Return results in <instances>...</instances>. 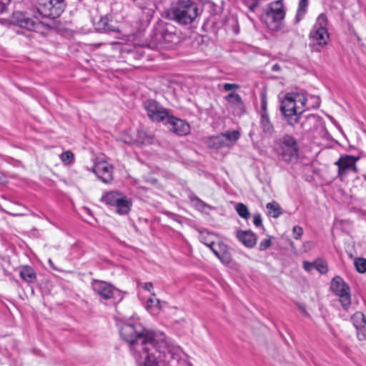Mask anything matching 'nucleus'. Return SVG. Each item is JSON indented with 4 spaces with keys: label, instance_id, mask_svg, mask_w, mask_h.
<instances>
[{
    "label": "nucleus",
    "instance_id": "1",
    "mask_svg": "<svg viewBox=\"0 0 366 366\" xmlns=\"http://www.w3.org/2000/svg\"><path fill=\"white\" fill-rule=\"evenodd\" d=\"M120 335L129 345L138 362L144 366H159L160 354L170 352V344L163 332L145 329L138 322H127L120 328Z\"/></svg>",
    "mask_w": 366,
    "mask_h": 366
},
{
    "label": "nucleus",
    "instance_id": "2",
    "mask_svg": "<svg viewBox=\"0 0 366 366\" xmlns=\"http://www.w3.org/2000/svg\"><path fill=\"white\" fill-rule=\"evenodd\" d=\"M204 9L192 0H179L173 3L167 11L169 19L182 26L198 24Z\"/></svg>",
    "mask_w": 366,
    "mask_h": 366
},
{
    "label": "nucleus",
    "instance_id": "3",
    "mask_svg": "<svg viewBox=\"0 0 366 366\" xmlns=\"http://www.w3.org/2000/svg\"><path fill=\"white\" fill-rule=\"evenodd\" d=\"M307 98L303 93H287L281 102L280 110L287 124L295 125L309 107L307 106Z\"/></svg>",
    "mask_w": 366,
    "mask_h": 366
},
{
    "label": "nucleus",
    "instance_id": "4",
    "mask_svg": "<svg viewBox=\"0 0 366 366\" xmlns=\"http://www.w3.org/2000/svg\"><path fill=\"white\" fill-rule=\"evenodd\" d=\"M274 150L281 160L287 163L297 159L299 154L297 140L289 134H285L274 140Z\"/></svg>",
    "mask_w": 366,
    "mask_h": 366
},
{
    "label": "nucleus",
    "instance_id": "5",
    "mask_svg": "<svg viewBox=\"0 0 366 366\" xmlns=\"http://www.w3.org/2000/svg\"><path fill=\"white\" fill-rule=\"evenodd\" d=\"M285 14L286 10L282 0L270 2L264 16V21L267 28L273 31H278L281 28Z\"/></svg>",
    "mask_w": 366,
    "mask_h": 366
},
{
    "label": "nucleus",
    "instance_id": "6",
    "mask_svg": "<svg viewBox=\"0 0 366 366\" xmlns=\"http://www.w3.org/2000/svg\"><path fill=\"white\" fill-rule=\"evenodd\" d=\"M64 9V0H38L36 7L39 16L51 19L59 16Z\"/></svg>",
    "mask_w": 366,
    "mask_h": 366
},
{
    "label": "nucleus",
    "instance_id": "7",
    "mask_svg": "<svg viewBox=\"0 0 366 366\" xmlns=\"http://www.w3.org/2000/svg\"><path fill=\"white\" fill-rule=\"evenodd\" d=\"M91 285L94 292L104 300L114 299L119 301L122 299L120 291L107 282L93 280Z\"/></svg>",
    "mask_w": 366,
    "mask_h": 366
},
{
    "label": "nucleus",
    "instance_id": "8",
    "mask_svg": "<svg viewBox=\"0 0 366 366\" xmlns=\"http://www.w3.org/2000/svg\"><path fill=\"white\" fill-rule=\"evenodd\" d=\"M148 117L154 122H160L166 120L169 115V110L165 109L157 102L148 99L144 103Z\"/></svg>",
    "mask_w": 366,
    "mask_h": 366
},
{
    "label": "nucleus",
    "instance_id": "9",
    "mask_svg": "<svg viewBox=\"0 0 366 366\" xmlns=\"http://www.w3.org/2000/svg\"><path fill=\"white\" fill-rule=\"evenodd\" d=\"M16 15L19 26L28 30L41 32L46 26L39 19L41 16L38 15L36 11L34 13L33 17L22 13H17Z\"/></svg>",
    "mask_w": 366,
    "mask_h": 366
},
{
    "label": "nucleus",
    "instance_id": "10",
    "mask_svg": "<svg viewBox=\"0 0 366 366\" xmlns=\"http://www.w3.org/2000/svg\"><path fill=\"white\" fill-rule=\"evenodd\" d=\"M359 159L360 157L347 154L342 155L335 162V164L338 167V175L340 177H344L350 172L356 173L357 172L356 162Z\"/></svg>",
    "mask_w": 366,
    "mask_h": 366
},
{
    "label": "nucleus",
    "instance_id": "11",
    "mask_svg": "<svg viewBox=\"0 0 366 366\" xmlns=\"http://www.w3.org/2000/svg\"><path fill=\"white\" fill-rule=\"evenodd\" d=\"M300 118L297 121L295 125H290L295 129H300L304 132H311L317 129L321 124L320 117L315 114L300 115Z\"/></svg>",
    "mask_w": 366,
    "mask_h": 366
},
{
    "label": "nucleus",
    "instance_id": "12",
    "mask_svg": "<svg viewBox=\"0 0 366 366\" xmlns=\"http://www.w3.org/2000/svg\"><path fill=\"white\" fill-rule=\"evenodd\" d=\"M92 171L104 183L109 184L113 180V167L104 161L94 164Z\"/></svg>",
    "mask_w": 366,
    "mask_h": 366
},
{
    "label": "nucleus",
    "instance_id": "13",
    "mask_svg": "<svg viewBox=\"0 0 366 366\" xmlns=\"http://www.w3.org/2000/svg\"><path fill=\"white\" fill-rule=\"evenodd\" d=\"M165 124L168 129L177 135L185 136L190 132V126L186 121L172 115H169Z\"/></svg>",
    "mask_w": 366,
    "mask_h": 366
},
{
    "label": "nucleus",
    "instance_id": "14",
    "mask_svg": "<svg viewBox=\"0 0 366 366\" xmlns=\"http://www.w3.org/2000/svg\"><path fill=\"white\" fill-rule=\"evenodd\" d=\"M309 38L311 41V44L313 46H316L315 49L316 51H320L321 49L328 44L330 34L327 29H312L309 34Z\"/></svg>",
    "mask_w": 366,
    "mask_h": 366
},
{
    "label": "nucleus",
    "instance_id": "15",
    "mask_svg": "<svg viewBox=\"0 0 366 366\" xmlns=\"http://www.w3.org/2000/svg\"><path fill=\"white\" fill-rule=\"evenodd\" d=\"M96 29L101 32H119L117 23L108 16L101 17V19L97 23Z\"/></svg>",
    "mask_w": 366,
    "mask_h": 366
},
{
    "label": "nucleus",
    "instance_id": "16",
    "mask_svg": "<svg viewBox=\"0 0 366 366\" xmlns=\"http://www.w3.org/2000/svg\"><path fill=\"white\" fill-rule=\"evenodd\" d=\"M236 236L239 241L248 248H252L256 245L257 235L250 230H239Z\"/></svg>",
    "mask_w": 366,
    "mask_h": 366
},
{
    "label": "nucleus",
    "instance_id": "17",
    "mask_svg": "<svg viewBox=\"0 0 366 366\" xmlns=\"http://www.w3.org/2000/svg\"><path fill=\"white\" fill-rule=\"evenodd\" d=\"M213 253L224 264H228L232 261V255L227 246L224 243H219L218 248L212 249Z\"/></svg>",
    "mask_w": 366,
    "mask_h": 366
},
{
    "label": "nucleus",
    "instance_id": "18",
    "mask_svg": "<svg viewBox=\"0 0 366 366\" xmlns=\"http://www.w3.org/2000/svg\"><path fill=\"white\" fill-rule=\"evenodd\" d=\"M330 288L336 295L350 291L349 286L340 276H336L332 280Z\"/></svg>",
    "mask_w": 366,
    "mask_h": 366
},
{
    "label": "nucleus",
    "instance_id": "19",
    "mask_svg": "<svg viewBox=\"0 0 366 366\" xmlns=\"http://www.w3.org/2000/svg\"><path fill=\"white\" fill-rule=\"evenodd\" d=\"M132 206V202L125 196H121L115 205L116 212L120 215L127 214Z\"/></svg>",
    "mask_w": 366,
    "mask_h": 366
},
{
    "label": "nucleus",
    "instance_id": "20",
    "mask_svg": "<svg viewBox=\"0 0 366 366\" xmlns=\"http://www.w3.org/2000/svg\"><path fill=\"white\" fill-rule=\"evenodd\" d=\"M225 99L229 107L234 110L242 112L244 109V103L240 95L237 93L231 92L225 97Z\"/></svg>",
    "mask_w": 366,
    "mask_h": 366
},
{
    "label": "nucleus",
    "instance_id": "21",
    "mask_svg": "<svg viewBox=\"0 0 366 366\" xmlns=\"http://www.w3.org/2000/svg\"><path fill=\"white\" fill-rule=\"evenodd\" d=\"M19 274L21 279L28 283H34L36 280V274L34 269L29 266L21 267Z\"/></svg>",
    "mask_w": 366,
    "mask_h": 366
},
{
    "label": "nucleus",
    "instance_id": "22",
    "mask_svg": "<svg viewBox=\"0 0 366 366\" xmlns=\"http://www.w3.org/2000/svg\"><path fill=\"white\" fill-rule=\"evenodd\" d=\"M227 147H231L240 138V132L238 130L226 131L222 133Z\"/></svg>",
    "mask_w": 366,
    "mask_h": 366
},
{
    "label": "nucleus",
    "instance_id": "23",
    "mask_svg": "<svg viewBox=\"0 0 366 366\" xmlns=\"http://www.w3.org/2000/svg\"><path fill=\"white\" fill-rule=\"evenodd\" d=\"M122 194L117 192H109L103 195L101 201L110 207H115Z\"/></svg>",
    "mask_w": 366,
    "mask_h": 366
},
{
    "label": "nucleus",
    "instance_id": "24",
    "mask_svg": "<svg viewBox=\"0 0 366 366\" xmlns=\"http://www.w3.org/2000/svg\"><path fill=\"white\" fill-rule=\"evenodd\" d=\"M308 7V0H300L295 18V23L298 24L305 16Z\"/></svg>",
    "mask_w": 366,
    "mask_h": 366
},
{
    "label": "nucleus",
    "instance_id": "25",
    "mask_svg": "<svg viewBox=\"0 0 366 366\" xmlns=\"http://www.w3.org/2000/svg\"><path fill=\"white\" fill-rule=\"evenodd\" d=\"M260 126L265 134H271L274 132V127L269 119V114H260Z\"/></svg>",
    "mask_w": 366,
    "mask_h": 366
},
{
    "label": "nucleus",
    "instance_id": "26",
    "mask_svg": "<svg viewBox=\"0 0 366 366\" xmlns=\"http://www.w3.org/2000/svg\"><path fill=\"white\" fill-rule=\"evenodd\" d=\"M145 307L152 315H156L162 309V303L159 299L149 298L146 302Z\"/></svg>",
    "mask_w": 366,
    "mask_h": 366
},
{
    "label": "nucleus",
    "instance_id": "27",
    "mask_svg": "<svg viewBox=\"0 0 366 366\" xmlns=\"http://www.w3.org/2000/svg\"><path fill=\"white\" fill-rule=\"evenodd\" d=\"M267 214L273 218H277L282 214V209L276 202H269L266 204Z\"/></svg>",
    "mask_w": 366,
    "mask_h": 366
},
{
    "label": "nucleus",
    "instance_id": "28",
    "mask_svg": "<svg viewBox=\"0 0 366 366\" xmlns=\"http://www.w3.org/2000/svg\"><path fill=\"white\" fill-rule=\"evenodd\" d=\"M160 36V38L158 39L159 41H162L164 43H172L174 39L177 38L176 34L171 31H169L167 28H162L159 31V34L157 36Z\"/></svg>",
    "mask_w": 366,
    "mask_h": 366
},
{
    "label": "nucleus",
    "instance_id": "29",
    "mask_svg": "<svg viewBox=\"0 0 366 366\" xmlns=\"http://www.w3.org/2000/svg\"><path fill=\"white\" fill-rule=\"evenodd\" d=\"M353 325L357 330L365 327L366 325V319L362 312H357L351 317Z\"/></svg>",
    "mask_w": 366,
    "mask_h": 366
},
{
    "label": "nucleus",
    "instance_id": "30",
    "mask_svg": "<svg viewBox=\"0 0 366 366\" xmlns=\"http://www.w3.org/2000/svg\"><path fill=\"white\" fill-rule=\"evenodd\" d=\"M208 145L214 149L227 147L222 133L219 135L210 137L208 140Z\"/></svg>",
    "mask_w": 366,
    "mask_h": 366
},
{
    "label": "nucleus",
    "instance_id": "31",
    "mask_svg": "<svg viewBox=\"0 0 366 366\" xmlns=\"http://www.w3.org/2000/svg\"><path fill=\"white\" fill-rule=\"evenodd\" d=\"M199 239L201 242L209 247L212 250L214 249L215 244L212 234L201 232Z\"/></svg>",
    "mask_w": 366,
    "mask_h": 366
},
{
    "label": "nucleus",
    "instance_id": "32",
    "mask_svg": "<svg viewBox=\"0 0 366 366\" xmlns=\"http://www.w3.org/2000/svg\"><path fill=\"white\" fill-rule=\"evenodd\" d=\"M327 18L325 14L322 13L317 16L316 21L312 29H327Z\"/></svg>",
    "mask_w": 366,
    "mask_h": 366
},
{
    "label": "nucleus",
    "instance_id": "33",
    "mask_svg": "<svg viewBox=\"0 0 366 366\" xmlns=\"http://www.w3.org/2000/svg\"><path fill=\"white\" fill-rule=\"evenodd\" d=\"M350 292V291H347V292L337 295L342 307L346 311L348 310L351 305V296Z\"/></svg>",
    "mask_w": 366,
    "mask_h": 366
},
{
    "label": "nucleus",
    "instance_id": "34",
    "mask_svg": "<svg viewBox=\"0 0 366 366\" xmlns=\"http://www.w3.org/2000/svg\"><path fill=\"white\" fill-rule=\"evenodd\" d=\"M236 211L237 214L244 219H247L250 216L248 208L242 203H238L236 205Z\"/></svg>",
    "mask_w": 366,
    "mask_h": 366
},
{
    "label": "nucleus",
    "instance_id": "35",
    "mask_svg": "<svg viewBox=\"0 0 366 366\" xmlns=\"http://www.w3.org/2000/svg\"><path fill=\"white\" fill-rule=\"evenodd\" d=\"M354 264L358 272L365 273L366 272V259L356 258Z\"/></svg>",
    "mask_w": 366,
    "mask_h": 366
},
{
    "label": "nucleus",
    "instance_id": "36",
    "mask_svg": "<svg viewBox=\"0 0 366 366\" xmlns=\"http://www.w3.org/2000/svg\"><path fill=\"white\" fill-rule=\"evenodd\" d=\"M191 201L192 202H194V205L199 209L200 210H204L207 208H209L210 209L211 207L209 205H208L207 204H206L205 202H204L202 200H201L199 198H198L197 197H191Z\"/></svg>",
    "mask_w": 366,
    "mask_h": 366
},
{
    "label": "nucleus",
    "instance_id": "37",
    "mask_svg": "<svg viewBox=\"0 0 366 366\" xmlns=\"http://www.w3.org/2000/svg\"><path fill=\"white\" fill-rule=\"evenodd\" d=\"M60 159L65 164H69L74 161V154L70 151H66L60 155Z\"/></svg>",
    "mask_w": 366,
    "mask_h": 366
},
{
    "label": "nucleus",
    "instance_id": "38",
    "mask_svg": "<svg viewBox=\"0 0 366 366\" xmlns=\"http://www.w3.org/2000/svg\"><path fill=\"white\" fill-rule=\"evenodd\" d=\"M315 269L320 272L321 274H325L328 271L327 263L325 261H315Z\"/></svg>",
    "mask_w": 366,
    "mask_h": 366
},
{
    "label": "nucleus",
    "instance_id": "39",
    "mask_svg": "<svg viewBox=\"0 0 366 366\" xmlns=\"http://www.w3.org/2000/svg\"><path fill=\"white\" fill-rule=\"evenodd\" d=\"M272 237H269L267 239H264L259 242V250L265 251L272 245Z\"/></svg>",
    "mask_w": 366,
    "mask_h": 366
},
{
    "label": "nucleus",
    "instance_id": "40",
    "mask_svg": "<svg viewBox=\"0 0 366 366\" xmlns=\"http://www.w3.org/2000/svg\"><path fill=\"white\" fill-rule=\"evenodd\" d=\"M267 105V95L265 93H262V94H261V114H264V113L268 114Z\"/></svg>",
    "mask_w": 366,
    "mask_h": 366
},
{
    "label": "nucleus",
    "instance_id": "41",
    "mask_svg": "<svg viewBox=\"0 0 366 366\" xmlns=\"http://www.w3.org/2000/svg\"><path fill=\"white\" fill-rule=\"evenodd\" d=\"M223 89L226 92L237 90L239 89V85L237 84L225 83L223 84Z\"/></svg>",
    "mask_w": 366,
    "mask_h": 366
},
{
    "label": "nucleus",
    "instance_id": "42",
    "mask_svg": "<svg viewBox=\"0 0 366 366\" xmlns=\"http://www.w3.org/2000/svg\"><path fill=\"white\" fill-rule=\"evenodd\" d=\"M293 237L295 239H298L303 234V229L300 226H295L292 229Z\"/></svg>",
    "mask_w": 366,
    "mask_h": 366
},
{
    "label": "nucleus",
    "instance_id": "43",
    "mask_svg": "<svg viewBox=\"0 0 366 366\" xmlns=\"http://www.w3.org/2000/svg\"><path fill=\"white\" fill-rule=\"evenodd\" d=\"M253 223L256 227H258L262 226V217H261L260 214L257 213V214H254Z\"/></svg>",
    "mask_w": 366,
    "mask_h": 366
},
{
    "label": "nucleus",
    "instance_id": "44",
    "mask_svg": "<svg viewBox=\"0 0 366 366\" xmlns=\"http://www.w3.org/2000/svg\"><path fill=\"white\" fill-rule=\"evenodd\" d=\"M315 267V262H310L307 261H305L303 262V268L307 272H310L312 269H314Z\"/></svg>",
    "mask_w": 366,
    "mask_h": 366
},
{
    "label": "nucleus",
    "instance_id": "45",
    "mask_svg": "<svg viewBox=\"0 0 366 366\" xmlns=\"http://www.w3.org/2000/svg\"><path fill=\"white\" fill-rule=\"evenodd\" d=\"M9 2L10 0H0V14L6 11L7 5Z\"/></svg>",
    "mask_w": 366,
    "mask_h": 366
},
{
    "label": "nucleus",
    "instance_id": "46",
    "mask_svg": "<svg viewBox=\"0 0 366 366\" xmlns=\"http://www.w3.org/2000/svg\"><path fill=\"white\" fill-rule=\"evenodd\" d=\"M142 287L144 290H147L149 292H151L152 288H153V285H152V282H145V283L143 284Z\"/></svg>",
    "mask_w": 366,
    "mask_h": 366
},
{
    "label": "nucleus",
    "instance_id": "47",
    "mask_svg": "<svg viewBox=\"0 0 366 366\" xmlns=\"http://www.w3.org/2000/svg\"><path fill=\"white\" fill-rule=\"evenodd\" d=\"M259 6V2L257 1H255L254 2H253L252 4H251L249 6V9L254 12L255 11L256 9Z\"/></svg>",
    "mask_w": 366,
    "mask_h": 366
},
{
    "label": "nucleus",
    "instance_id": "48",
    "mask_svg": "<svg viewBox=\"0 0 366 366\" xmlns=\"http://www.w3.org/2000/svg\"><path fill=\"white\" fill-rule=\"evenodd\" d=\"M278 67L279 66L277 64L274 65L273 66V70H277Z\"/></svg>",
    "mask_w": 366,
    "mask_h": 366
},
{
    "label": "nucleus",
    "instance_id": "49",
    "mask_svg": "<svg viewBox=\"0 0 366 366\" xmlns=\"http://www.w3.org/2000/svg\"><path fill=\"white\" fill-rule=\"evenodd\" d=\"M1 173L0 172V180L1 179Z\"/></svg>",
    "mask_w": 366,
    "mask_h": 366
},
{
    "label": "nucleus",
    "instance_id": "50",
    "mask_svg": "<svg viewBox=\"0 0 366 366\" xmlns=\"http://www.w3.org/2000/svg\"><path fill=\"white\" fill-rule=\"evenodd\" d=\"M318 101L317 106L320 105L319 99H317Z\"/></svg>",
    "mask_w": 366,
    "mask_h": 366
}]
</instances>
